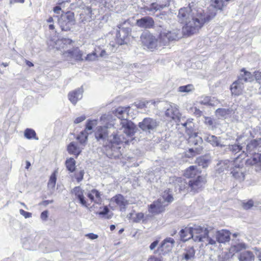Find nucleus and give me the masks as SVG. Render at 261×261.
I'll return each instance as SVG.
<instances>
[{"label": "nucleus", "instance_id": "obj_2", "mask_svg": "<svg viewBox=\"0 0 261 261\" xmlns=\"http://www.w3.org/2000/svg\"><path fill=\"white\" fill-rule=\"evenodd\" d=\"M130 107H119L113 111V114L119 120L116 128V132H113L109 136V140L112 145H119L123 143H127L129 138L135 133L136 126L131 121L128 120Z\"/></svg>", "mask_w": 261, "mask_h": 261}, {"label": "nucleus", "instance_id": "obj_42", "mask_svg": "<svg viewBox=\"0 0 261 261\" xmlns=\"http://www.w3.org/2000/svg\"><path fill=\"white\" fill-rule=\"evenodd\" d=\"M97 124V120H88L87 122L86 127L84 130L85 132H89V134L92 133L93 127Z\"/></svg>", "mask_w": 261, "mask_h": 261}, {"label": "nucleus", "instance_id": "obj_50", "mask_svg": "<svg viewBox=\"0 0 261 261\" xmlns=\"http://www.w3.org/2000/svg\"><path fill=\"white\" fill-rule=\"evenodd\" d=\"M258 145V141L253 140H252L249 144L247 145V150L251 151L253 150L254 148H256Z\"/></svg>", "mask_w": 261, "mask_h": 261}, {"label": "nucleus", "instance_id": "obj_9", "mask_svg": "<svg viewBox=\"0 0 261 261\" xmlns=\"http://www.w3.org/2000/svg\"><path fill=\"white\" fill-rule=\"evenodd\" d=\"M141 40L144 46L149 49H155L158 46H162L160 43V39L158 40L154 36L150 34H146L142 35Z\"/></svg>", "mask_w": 261, "mask_h": 261}, {"label": "nucleus", "instance_id": "obj_16", "mask_svg": "<svg viewBox=\"0 0 261 261\" xmlns=\"http://www.w3.org/2000/svg\"><path fill=\"white\" fill-rule=\"evenodd\" d=\"M231 233L226 229H222L216 231L215 235L216 241L219 243H225L228 242L230 239Z\"/></svg>", "mask_w": 261, "mask_h": 261}, {"label": "nucleus", "instance_id": "obj_40", "mask_svg": "<svg viewBox=\"0 0 261 261\" xmlns=\"http://www.w3.org/2000/svg\"><path fill=\"white\" fill-rule=\"evenodd\" d=\"M66 166L70 172H73L75 169V161L71 158L67 159L66 161Z\"/></svg>", "mask_w": 261, "mask_h": 261}, {"label": "nucleus", "instance_id": "obj_63", "mask_svg": "<svg viewBox=\"0 0 261 261\" xmlns=\"http://www.w3.org/2000/svg\"><path fill=\"white\" fill-rule=\"evenodd\" d=\"M158 243H159V241L157 240L152 242L149 246L150 249L151 250H153L156 247V246L158 245Z\"/></svg>", "mask_w": 261, "mask_h": 261}, {"label": "nucleus", "instance_id": "obj_46", "mask_svg": "<svg viewBox=\"0 0 261 261\" xmlns=\"http://www.w3.org/2000/svg\"><path fill=\"white\" fill-rule=\"evenodd\" d=\"M212 6L219 10H222L224 6L223 0H212Z\"/></svg>", "mask_w": 261, "mask_h": 261}, {"label": "nucleus", "instance_id": "obj_14", "mask_svg": "<svg viewBox=\"0 0 261 261\" xmlns=\"http://www.w3.org/2000/svg\"><path fill=\"white\" fill-rule=\"evenodd\" d=\"M110 202L111 204L115 203L122 212L125 211L127 205L129 204L128 201L121 194H117L111 198Z\"/></svg>", "mask_w": 261, "mask_h": 261}, {"label": "nucleus", "instance_id": "obj_15", "mask_svg": "<svg viewBox=\"0 0 261 261\" xmlns=\"http://www.w3.org/2000/svg\"><path fill=\"white\" fill-rule=\"evenodd\" d=\"M167 205V203H164L161 198H159L149 205V212L155 214L161 213L164 211L165 207Z\"/></svg>", "mask_w": 261, "mask_h": 261}, {"label": "nucleus", "instance_id": "obj_41", "mask_svg": "<svg viewBox=\"0 0 261 261\" xmlns=\"http://www.w3.org/2000/svg\"><path fill=\"white\" fill-rule=\"evenodd\" d=\"M170 191L169 190H166L162 194V198H161L164 201V203H167L171 202L173 200V197L171 194L170 193Z\"/></svg>", "mask_w": 261, "mask_h": 261}, {"label": "nucleus", "instance_id": "obj_34", "mask_svg": "<svg viewBox=\"0 0 261 261\" xmlns=\"http://www.w3.org/2000/svg\"><path fill=\"white\" fill-rule=\"evenodd\" d=\"M232 165V162L229 160L221 161L217 164L218 170L219 172H222L225 170H227Z\"/></svg>", "mask_w": 261, "mask_h": 261}, {"label": "nucleus", "instance_id": "obj_53", "mask_svg": "<svg viewBox=\"0 0 261 261\" xmlns=\"http://www.w3.org/2000/svg\"><path fill=\"white\" fill-rule=\"evenodd\" d=\"M200 150H201V149L198 148V147H196L195 148H190L189 150V152L191 153V155L187 154V156L188 158H190L192 156L194 155H195V153H199V152Z\"/></svg>", "mask_w": 261, "mask_h": 261}, {"label": "nucleus", "instance_id": "obj_55", "mask_svg": "<svg viewBox=\"0 0 261 261\" xmlns=\"http://www.w3.org/2000/svg\"><path fill=\"white\" fill-rule=\"evenodd\" d=\"M20 214L23 216L25 218H29L32 217V213L26 212L22 209L19 210Z\"/></svg>", "mask_w": 261, "mask_h": 261}, {"label": "nucleus", "instance_id": "obj_29", "mask_svg": "<svg viewBox=\"0 0 261 261\" xmlns=\"http://www.w3.org/2000/svg\"><path fill=\"white\" fill-rule=\"evenodd\" d=\"M203 138L206 142L210 143L213 146H223V145L220 144L218 138L214 135L205 134L203 136Z\"/></svg>", "mask_w": 261, "mask_h": 261}, {"label": "nucleus", "instance_id": "obj_35", "mask_svg": "<svg viewBox=\"0 0 261 261\" xmlns=\"http://www.w3.org/2000/svg\"><path fill=\"white\" fill-rule=\"evenodd\" d=\"M165 7V5H159L156 3H153L149 7H145V10L146 11L155 13L159 10L163 9Z\"/></svg>", "mask_w": 261, "mask_h": 261}, {"label": "nucleus", "instance_id": "obj_30", "mask_svg": "<svg viewBox=\"0 0 261 261\" xmlns=\"http://www.w3.org/2000/svg\"><path fill=\"white\" fill-rule=\"evenodd\" d=\"M187 133L190 136L189 138V143L191 145L194 144L195 145H198L202 143V137L198 136L197 133L194 132L190 134L189 133L187 132Z\"/></svg>", "mask_w": 261, "mask_h": 261}, {"label": "nucleus", "instance_id": "obj_4", "mask_svg": "<svg viewBox=\"0 0 261 261\" xmlns=\"http://www.w3.org/2000/svg\"><path fill=\"white\" fill-rule=\"evenodd\" d=\"M180 37V31L179 29L165 30L160 33V43L163 46L168 45L170 42L178 40Z\"/></svg>", "mask_w": 261, "mask_h": 261}, {"label": "nucleus", "instance_id": "obj_43", "mask_svg": "<svg viewBox=\"0 0 261 261\" xmlns=\"http://www.w3.org/2000/svg\"><path fill=\"white\" fill-rule=\"evenodd\" d=\"M24 137L28 139H35L36 140H38V139L36 138V133L31 128H27L25 130L24 133Z\"/></svg>", "mask_w": 261, "mask_h": 261}, {"label": "nucleus", "instance_id": "obj_32", "mask_svg": "<svg viewBox=\"0 0 261 261\" xmlns=\"http://www.w3.org/2000/svg\"><path fill=\"white\" fill-rule=\"evenodd\" d=\"M211 161V156L208 155H205L198 158L196 159V163L199 166L205 168L208 166Z\"/></svg>", "mask_w": 261, "mask_h": 261}, {"label": "nucleus", "instance_id": "obj_17", "mask_svg": "<svg viewBox=\"0 0 261 261\" xmlns=\"http://www.w3.org/2000/svg\"><path fill=\"white\" fill-rule=\"evenodd\" d=\"M260 155V153H255L252 157L246 161L247 164L253 166L257 172L261 171Z\"/></svg>", "mask_w": 261, "mask_h": 261}, {"label": "nucleus", "instance_id": "obj_25", "mask_svg": "<svg viewBox=\"0 0 261 261\" xmlns=\"http://www.w3.org/2000/svg\"><path fill=\"white\" fill-rule=\"evenodd\" d=\"M198 102L201 105L215 106L218 103V101L215 97L202 96L199 98Z\"/></svg>", "mask_w": 261, "mask_h": 261}, {"label": "nucleus", "instance_id": "obj_59", "mask_svg": "<svg viewBox=\"0 0 261 261\" xmlns=\"http://www.w3.org/2000/svg\"><path fill=\"white\" fill-rule=\"evenodd\" d=\"M204 122L206 124L208 125H212L213 124V121L212 119L209 117H204Z\"/></svg>", "mask_w": 261, "mask_h": 261}, {"label": "nucleus", "instance_id": "obj_13", "mask_svg": "<svg viewBox=\"0 0 261 261\" xmlns=\"http://www.w3.org/2000/svg\"><path fill=\"white\" fill-rule=\"evenodd\" d=\"M205 183V178L201 176H198L195 179H191L189 181V186L191 191L194 192L201 190Z\"/></svg>", "mask_w": 261, "mask_h": 261}, {"label": "nucleus", "instance_id": "obj_56", "mask_svg": "<svg viewBox=\"0 0 261 261\" xmlns=\"http://www.w3.org/2000/svg\"><path fill=\"white\" fill-rule=\"evenodd\" d=\"M84 175V170H81L79 172V173H78L76 174V179L77 182H79L83 180Z\"/></svg>", "mask_w": 261, "mask_h": 261}, {"label": "nucleus", "instance_id": "obj_1", "mask_svg": "<svg viewBox=\"0 0 261 261\" xmlns=\"http://www.w3.org/2000/svg\"><path fill=\"white\" fill-rule=\"evenodd\" d=\"M178 17L179 21L185 23L182 27L184 35L189 36L197 33L204 23L209 21L212 17L204 13L201 8L184 7L179 9Z\"/></svg>", "mask_w": 261, "mask_h": 261}, {"label": "nucleus", "instance_id": "obj_7", "mask_svg": "<svg viewBox=\"0 0 261 261\" xmlns=\"http://www.w3.org/2000/svg\"><path fill=\"white\" fill-rule=\"evenodd\" d=\"M87 196L88 197L91 203H94L92 206H89V207L88 208L89 209L90 211H94V208L96 207V205H100L101 204L102 193L99 192L97 190L94 189L89 191L88 192Z\"/></svg>", "mask_w": 261, "mask_h": 261}, {"label": "nucleus", "instance_id": "obj_12", "mask_svg": "<svg viewBox=\"0 0 261 261\" xmlns=\"http://www.w3.org/2000/svg\"><path fill=\"white\" fill-rule=\"evenodd\" d=\"M100 121L104 126L107 128H111L113 127L116 129V127H117V124H119V123L117 122V120L110 113L102 115L100 118ZM115 132H116V130Z\"/></svg>", "mask_w": 261, "mask_h": 261}, {"label": "nucleus", "instance_id": "obj_19", "mask_svg": "<svg viewBox=\"0 0 261 261\" xmlns=\"http://www.w3.org/2000/svg\"><path fill=\"white\" fill-rule=\"evenodd\" d=\"M165 115L167 117L175 121L179 120L180 116L177 107L174 105H171L169 108L167 109Z\"/></svg>", "mask_w": 261, "mask_h": 261}, {"label": "nucleus", "instance_id": "obj_23", "mask_svg": "<svg viewBox=\"0 0 261 261\" xmlns=\"http://www.w3.org/2000/svg\"><path fill=\"white\" fill-rule=\"evenodd\" d=\"M244 89V83L241 82V79H238L237 81H235L232 83L231 86L230 90L232 94L236 95H240Z\"/></svg>", "mask_w": 261, "mask_h": 261}, {"label": "nucleus", "instance_id": "obj_22", "mask_svg": "<svg viewBox=\"0 0 261 261\" xmlns=\"http://www.w3.org/2000/svg\"><path fill=\"white\" fill-rule=\"evenodd\" d=\"M175 241L171 238H167L162 243L159 249L161 251L166 253L171 250L174 246Z\"/></svg>", "mask_w": 261, "mask_h": 261}, {"label": "nucleus", "instance_id": "obj_60", "mask_svg": "<svg viewBox=\"0 0 261 261\" xmlns=\"http://www.w3.org/2000/svg\"><path fill=\"white\" fill-rule=\"evenodd\" d=\"M85 236L91 240H94L98 238V235L93 233L86 234Z\"/></svg>", "mask_w": 261, "mask_h": 261}, {"label": "nucleus", "instance_id": "obj_49", "mask_svg": "<svg viewBox=\"0 0 261 261\" xmlns=\"http://www.w3.org/2000/svg\"><path fill=\"white\" fill-rule=\"evenodd\" d=\"M246 245L244 243H239L236 245H234L231 247L230 250L232 251L238 252L242 249H245Z\"/></svg>", "mask_w": 261, "mask_h": 261}, {"label": "nucleus", "instance_id": "obj_3", "mask_svg": "<svg viewBox=\"0 0 261 261\" xmlns=\"http://www.w3.org/2000/svg\"><path fill=\"white\" fill-rule=\"evenodd\" d=\"M182 232H187L188 237L185 238L184 240H189L192 238L195 242H204L206 244L216 245V240L208 236L210 233L207 228L200 226H194L192 227H186Z\"/></svg>", "mask_w": 261, "mask_h": 261}, {"label": "nucleus", "instance_id": "obj_31", "mask_svg": "<svg viewBox=\"0 0 261 261\" xmlns=\"http://www.w3.org/2000/svg\"><path fill=\"white\" fill-rule=\"evenodd\" d=\"M240 261H254V255L249 251H244L240 253L239 256Z\"/></svg>", "mask_w": 261, "mask_h": 261}, {"label": "nucleus", "instance_id": "obj_58", "mask_svg": "<svg viewBox=\"0 0 261 261\" xmlns=\"http://www.w3.org/2000/svg\"><path fill=\"white\" fill-rule=\"evenodd\" d=\"M254 77L257 82L261 85V72H255L254 74Z\"/></svg>", "mask_w": 261, "mask_h": 261}, {"label": "nucleus", "instance_id": "obj_37", "mask_svg": "<svg viewBox=\"0 0 261 261\" xmlns=\"http://www.w3.org/2000/svg\"><path fill=\"white\" fill-rule=\"evenodd\" d=\"M89 135V132H85L84 130L81 132L80 135L76 137V139L79 141L81 145L85 146Z\"/></svg>", "mask_w": 261, "mask_h": 261}, {"label": "nucleus", "instance_id": "obj_45", "mask_svg": "<svg viewBox=\"0 0 261 261\" xmlns=\"http://www.w3.org/2000/svg\"><path fill=\"white\" fill-rule=\"evenodd\" d=\"M230 112L229 109L219 108L216 111V115L218 117H224L229 114Z\"/></svg>", "mask_w": 261, "mask_h": 261}, {"label": "nucleus", "instance_id": "obj_27", "mask_svg": "<svg viewBox=\"0 0 261 261\" xmlns=\"http://www.w3.org/2000/svg\"><path fill=\"white\" fill-rule=\"evenodd\" d=\"M83 146H79L74 142H71L68 146L67 150L70 154L75 155L77 156L83 149Z\"/></svg>", "mask_w": 261, "mask_h": 261}, {"label": "nucleus", "instance_id": "obj_64", "mask_svg": "<svg viewBox=\"0 0 261 261\" xmlns=\"http://www.w3.org/2000/svg\"><path fill=\"white\" fill-rule=\"evenodd\" d=\"M256 255L257 256V257L259 259V260L261 261V249H258L256 250Z\"/></svg>", "mask_w": 261, "mask_h": 261}, {"label": "nucleus", "instance_id": "obj_10", "mask_svg": "<svg viewBox=\"0 0 261 261\" xmlns=\"http://www.w3.org/2000/svg\"><path fill=\"white\" fill-rule=\"evenodd\" d=\"M72 194L74 196L75 199L85 207L88 208L90 204L88 203L84 195L85 191L80 186L74 187L71 191Z\"/></svg>", "mask_w": 261, "mask_h": 261}, {"label": "nucleus", "instance_id": "obj_26", "mask_svg": "<svg viewBox=\"0 0 261 261\" xmlns=\"http://www.w3.org/2000/svg\"><path fill=\"white\" fill-rule=\"evenodd\" d=\"M245 170L243 167L240 166H235L231 172L232 175L233 177L240 181L244 180L245 178Z\"/></svg>", "mask_w": 261, "mask_h": 261}, {"label": "nucleus", "instance_id": "obj_24", "mask_svg": "<svg viewBox=\"0 0 261 261\" xmlns=\"http://www.w3.org/2000/svg\"><path fill=\"white\" fill-rule=\"evenodd\" d=\"M107 127L103 126H98L95 132V136L97 140H105L108 138V131Z\"/></svg>", "mask_w": 261, "mask_h": 261}, {"label": "nucleus", "instance_id": "obj_39", "mask_svg": "<svg viewBox=\"0 0 261 261\" xmlns=\"http://www.w3.org/2000/svg\"><path fill=\"white\" fill-rule=\"evenodd\" d=\"M195 88L192 84H188L185 86H181L178 88V92L181 93H189L194 90Z\"/></svg>", "mask_w": 261, "mask_h": 261}, {"label": "nucleus", "instance_id": "obj_6", "mask_svg": "<svg viewBox=\"0 0 261 261\" xmlns=\"http://www.w3.org/2000/svg\"><path fill=\"white\" fill-rule=\"evenodd\" d=\"M126 21L123 23L118 25V30L117 31L116 41L118 45H122L125 43V39L130 33V29L128 27H123V24H126Z\"/></svg>", "mask_w": 261, "mask_h": 261}, {"label": "nucleus", "instance_id": "obj_47", "mask_svg": "<svg viewBox=\"0 0 261 261\" xmlns=\"http://www.w3.org/2000/svg\"><path fill=\"white\" fill-rule=\"evenodd\" d=\"M101 209V211L99 212H95V213L96 215L101 216L102 217H104L107 219H109V217H107V214L109 212V210L107 206H105L103 207H100Z\"/></svg>", "mask_w": 261, "mask_h": 261}, {"label": "nucleus", "instance_id": "obj_44", "mask_svg": "<svg viewBox=\"0 0 261 261\" xmlns=\"http://www.w3.org/2000/svg\"><path fill=\"white\" fill-rule=\"evenodd\" d=\"M57 173V171H55L54 173L50 175L49 180L48 182V187L50 189H53L55 188L56 183V174Z\"/></svg>", "mask_w": 261, "mask_h": 261}, {"label": "nucleus", "instance_id": "obj_48", "mask_svg": "<svg viewBox=\"0 0 261 261\" xmlns=\"http://www.w3.org/2000/svg\"><path fill=\"white\" fill-rule=\"evenodd\" d=\"M242 148V147L238 144L230 145L228 146V149L234 154L239 153Z\"/></svg>", "mask_w": 261, "mask_h": 261}, {"label": "nucleus", "instance_id": "obj_28", "mask_svg": "<svg viewBox=\"0 0 261 261\" xmlns=\"http://www.w3.org/2000/svg\"><path fill=\"white\" fill-rule=\"evenodd\" d=\"M254 75H253L251 72L247 71L244 68L242 69L241 71L240 75L238 77L239 79L241 80V82H251L253 81L254 79Z\"/></svg>", "mask_w": 261, "mask_h": 261}, {"label": "nucleus", "instance_id": "obj_36", "mask_svg": "<svg viewBox=\"0 0 261 261\" xmlns=\"http://www.w3.org/2000/svg\"><path fill=\"white\" fill-rule=\"evenodd\" d=\"M198 171L194 166H191L185 172L184 175L187 178H193L198 174Z\"/></svg>", "mask_w": 261, "mask_h": 261}, {"label": "nucleus", "instance_id": "obj_8", "mask_svg": "<svg viewBox=\"0 0 261 261\" xmlns=\"http://www.w3.org/2000/svg\"><path fill=\"white\" fill-rule=\"evenodd\" d=\"M159 125V122L151 118H145L139 124V126L144 131L149 133L156 129Z\"/></svg>", "mask_w": 261, "mask_h": 261}, {"label": "nucleus", "instance_id": "obj_54", "mask_svg": "<svg viewBox=\"0 0 261 261\" xmlns=\"http://www.w3.org/2000/svg\"><path fill=\"white\" fill-rule=\"evenodd\" d=\"M144 218V214L142 213H139L136 214V217L134 218V221L136 222H140Z\"/></svg>", "mask_w": 261, "mask_h": 261}, {"label": "nucleus", "instance_id": "obj_5", "mask_svg": "<svg viewBox=\"0 0 261 261\" xmlns=\"http://www.w3.org/2000/svg\"><path fill=\"white\" fill-rule=\"evenodd\" d=\"M75 22L74 14L70 11L62 14L58 19V23L61 30L65 31L70 30Z\"/></svg>", "mask_w": 261, "mask_h": 261}, {"label": "nucleus", "instance_id": "obj_33", "mask_svg": "<svg viewBox=\"0 0 261 261\" xmlns=\"http://www.w3.org/2000/svg\"><path fill=\"white\" fill-rule=\"evenodd\" d=\"M72 42V40L68 38L59 39L56 42L55 47L58 49L64 48L65 47V46L70 44Z\"/></svg>", "mask_w": 261, "mask_h": 261}, {"label": "nucleus", "instance_id": "obj_51", "mask_svg": "<svg viewBox=\"0 0 261 261\" xmlns=\"http://www.w3.org/2000/svg\"><path fill=\"white\" fill-rule=\"evenodd\" d=\"M150 103L154 105L156 103V102L154 100L142 101L136 104V106L139 108H143L144 107L147 108L148 107V105Z\"/></svg>", "mask_w": 261, "mask_h": 261}, {"label": "nucleus", "instance_id": "obj_57", "mask_svg": "<svg viewBox=\"0 0 261 261\" xmlns=\"http://www.w3.org/2000/svg\"><path fill=\"white\" fill-rule=\"evenodd\" d=\"M185 228L184 229H182L180 231V238H181V240L182 241H188V240H184V238L182 237L184 236V237L185 238H187V237H188L189 236H188V233L187 232H182L183 230H185Z\"/></svg>", "mask_w": 261, "mask_h": 261}, {"label": "nucleus", "instance_id": "obj_62", "mask_svg": "<svg viewBox=\"0 0 261 261\" xmlns=\"http://www.w3.org/2000/svg\"><path fill=\"white\" fill-rule=\"evenodd\" d=\"M85 119H86V117L85 116H82L76 118L75 119L74 122L75 124H78V123L83 121L84 120H85Z\"/></svg>", "mask_w": 261, "mask_h": 261}, {"label": "nucleus", "instance_id": "obj_52", "mask_svg": "<svg viewBox=\"0 0 261 261\" xmlns=\"http://www.w3.org/2000/svg\"><path fill=\"white\" fill-rule=\"evenodd\" d=\"M254 205V202L252 200H249L247 202L244 203L243 207L245 210L250 209Z\"/></svg>", "mask_w": 261, "mask_h": 261}, {"label": "nucleus", "instance_id": "obj_61", "mask_svg": "<svg viewBox=\"0 0 261 261\" xmlns=\"http://www.w3.org/2000/svg\"><path fill=\"white\" fill-rule=\"evenodd\" d=\"M41 219L45 221L46 220L47 217H48V212L47 211H43L41 213V216H40Z\"/></svg>", "mask_w": 261, "mask_h": 261}, {"label": "nucleus", "instance_id": "obj_11", "mask_svg": "<svg viewBox=\"0 0 261 261\" xmlns=\"http://www.w3.org/2000/svg\"><path fill=\"white\" fill-rule=\"evenodd\" d=\"M63 56L67 60L72 62L73 61H83V53L78 48H74L63 53Z\"/></svg>", "mask_w": 261, "mask_h": 261}, {"label": "nucleus", "instance_id": "obj_20", "mask_svg": "<svg viewBox=\"0 0 261 261\" xmlns=\"http://www.w3.org/2000/svg\"><path fill=\"white\" fill-rule=\"evenodd\" d=\"M83 93V89L82 88H78L69 93L68 99L72 104L75 105L78 100L82 99Z\"/></svg>", "mask_w": 261, "mask_h": 261}, {"label": "nucleus", "instance_id": "obj_21", "mask_svg": "<svg viewBox=\"0 0 261 261\" xmlns=\"http://www.w3.org/2000/svg\"><path fill=\"white\" fill-rule=\"evenodd\" d=\"M195 250L193 247H188L180 256L181 261H194Z\"/></svg>", "mask_w": 261, "mask_h": 261}, {"label": "nucleus", "instance_id": "obj_18", "mask_svg": "<svg viewBox=\"0 0 261 261\" xmlns=\"http://www.w3.org/2000/svg\"><path fill=\"white\" fill-rule=\"evenodd\" d=\"M154 22L152 17L145 16L138 19L136 21V25L141 28L149 29L152 28Z\"/></svg>", "mask_w": 261, "mask_h": 261}, {"label": "nucleus", "instance_id": "obj_38", "mask_svg": "<svg viewBox=\"0 0 261 261\" xmlns=\"http://www.w3.org/2000/svg\"><path fill=\"white\" fill-rule=\"evenodd\" d=\"M100 49L99 46H97L94 51L90 54H89L87 55L85 58V60L87 61H94L98 60L99 56L97 55V53L98 52V50Z\"/></svg>", "mask_w": 261, "mask_h": 261}]
</instances>
